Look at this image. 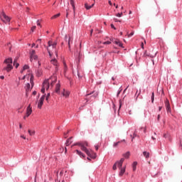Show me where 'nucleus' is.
<instances>
[{"label": "nucleus", "mask_w": 182, "mask_h": 182, "mask_svg": "<svg viewBox=\"0 0 182 182\" xmlns=\"http://www.w3.org/2000/svg\"><path fill=\"white\" fill-rule=\"evenodd\" d=\"M80 147H81V150L82 151H85L88 157H91V159H96V153H95L92 149H87V148H86L89 147V144L87 143V141L80 144Z\"/></svg>", "instance_id": "1"}, {"label": "nucleus", "mask_w": 182, "mask_h": 182, "mask_svg": "<svg viewBox=\"0 0 182 182\" xmlns=\"http://www.w3.org/2000/svg\"><path fill=\"white\" fill-rule=\"evenodd\" d=\"M4 63H6V66L4 68V70H6L8 73L11 72L12 69H14V66H12V58H7L4 60Z\"/></svg>", "instance_id": "2"}, {"label": "nucleus", "mask_w": 182, "mask_h": 182, "mask_svg": "<svg viewBox=\"0 0 182 182\" xmlns=\"http://www.w3.org/2000/svg\"><path fill=\"white\" fill-rule=\"evenodd\" d=\"M0 19L4 23H9V22H11V18H9V16H6V14H5V12H4V11H2L0 14Z\"/></svg>", "instance_id": "3"}, {"label": "nucleus", "mask_w": 182, "mask_h": 182, "mask_svg": "<svg viewBox=\"0 0 182 182\" xmlns=\"http://www.w3.org/2000/svg\"><path fill=\"white\" fill-rule=\"evenodd\" d=\"M49 83H50V78L48 80H46L43 83V87L41 89V92L43 93H45V90L46 89V90H48L49 89V87H50V85H49Z\"/></svg>", "instance_id": "4"}, {"label": "nucleus", "mask_w": 182, "mask_h": 182, "mask_svg": "<svg viewBox=\"0 0 182 182\" xmlns=\"http://www.w3.org/2000/svg\"><path fill=\"white\" fill-rule=\"evenodd\" d=\"M56 45H58V43L53 41H48V48H50L52 46L53 49H54V52L55 53V55L58 56V50H56Z\"/></svg>", "instance_id": "5"}, {"label": "nucleus", "mask_w": 182, "mask_h": 182, "mask_svg": "<svg viewBox=\"0 0 182 182\" xmlns=\"http://www.w3.org/2000/svg\"><path fill=\"white\" fill-rule=\"evenodd\" d=\"M65 39L68 41V48L70 49V42H73V37L70 34H68L65 36Z\"/></svg>", "instance_id": "6"}, {"label": "nucleus", "mask_w": 182, "mask_h": 182, "mask_svg": "<svg viewBox=\"0 0 182 182\" xmlns=\"http://www.w3.org/2000/svg\"><path fill=\"white\" fill-rule=\"evenodd\" d=\"M30 56H31V60H36L38 59V55H36V51L35 50H31L30 53Z\"/></svg>", "instance_id": "7"}, {"label": "nucleus", "mask_w": 182, "mask_h": 182, "mask_svg": "<svg viewBox=\"0 0 182 182\" xmlns=\"http://www.w3.org/2000/svg\"><path fill=\"white\" fill-rule=\"evenodd\" d=\"M165 106L166 108V112L168 113H171V107H170V102L167 99L165 101Z\"/></svg>", "instance_id": "8"}, {"label": "nucleus", "mask_w": 182, "mask_h": 182, "mask_svg": "<svg viewBox=\"0 0 182 182\" xmlns=\"http://www.w3.org/2000/svg\"><path fill=\"white\" fill-rule=\"evenodd\" d=\"M45 100V95H43L38 102V109H42V106H43V101Z\"/></svg>", "instance_id": "9"}, {"label": "nucleus", "mask_w": 182, "mask_h": 182, "mask_svg": "<svg viewBox=\"0 0 182 182\" xmlns=\"http://www.w3.org/2000/svg\"><path fill=\"white\" fill-rule=\"evenodd\" d=\"M124 162V158H122L120 161H117L115 164H117V167H119V168H122V166H123Z\"/></svg>", "instance_id": "10"}, {"label": "nucleus", "mask_w": 182, "mask_h": 182, "mask_svg": "<svg viewBox=\"0 0 182 182\" xmlns=\"http://www.w3.org/2000/svg\"><path fill=\"white\" fill-rule=\"evenodd\" d=\"M50 63L55 66V72H58V70H59V68H58V60L56 59H53L50 60Z\"/></svg>", "instance_id": "11"}, {"label": "nucleus", "mask_w": 182, "mask_h": 182, "mask_svg": "<svg viewBox=\"0 0 182 182\" xmlns=\"http://www.w3.org/2000/svg\"><path fill=\"white\" fill-rule=\"evenodd\" d=\"M26 114H27V117H29V116L32 114V107H31V105H29L27 107Z\"/></svg>", "instance_id": "12"}, {"label": "nucleus", "mask_w": 182, "mask_h": 182, "mask_svg": "<svg viewBox=\"0 0 182 182\" xmlns=\"http://www.w3.org/2000/svg\"><path fill=\"white\" fill-rule=\"evenodd\" d=\"M112 41L113 42V43H115V45H118V46H119L120 48H123V43H122V42H120L118 39H112Z\"/></svg>", "instance_id": "13"}, {"label": "nucleus", "mask_w": 182, "mask_h": 182, "mask_svg": "<svg viewBox=\"0 0 182 182\" xmlns=\"http://www.w3.org/2000/svg\"><path fill=\"white\" fill-rule=\"evenodd\" d=\"M119 170H120V172L119 173V177H122L124 174V173H126V167L121 168H119Z\"/></svg>", "instance_id": "14"}, {"label": "nucleus", "mask_w": 182, "mask_h": 182, "mask_svg": "<svg viewBox=\"0 0 182 182\" xmlns=\"http://www.w3.org/2000/svg\"><path fill=\"white\" fill-rule=\"evenodd\" d=\"M69 95H70V92L68 90H63V96H65V97H69Z\"/></svg>", "instance_id": "15"}, {"label": "nucleus", "mask_w": 182, "mask_h": 182, "mask_svg": "<svg viewBox=\"0 0 182 182\" xmlns=\"http://www.w3.org/2000/svg\"><path fill=\"white\" fill-rule=\"evenodd\" d=\"M60 90V84L58 83L55 86V93H59Z\"/></svg>", "instance_id": "16"}, {"label": "nucleus", "mask_w": 182, "mask_h": 182, "mask_svg": "<svg viewBox=\"0 0 182 182\" xmlns=\"http://www.w3.org/2000/svg\"><path fill=\"white\" fill-rule=\"evenodd\" d=\"M123 141H124V142H126V140L123 139V140H121V141H117V142H116V143H114L113 146H114V147H117V146H119V144H120V143H123Z\"/></svg>", "instance_id": "17"}, {"label": "nucleus", "mask_w": 182, "mask_h": 182, "mask_svg": "<svg viewBox=\"0 0 182 182\" xmlns=\"http://www.w3.org/2000/svg\"><path fill=\"white\" fill-rule=\"evenodd\" d=\"M14 66H15L16 69L19 67V63H18V58L14 59Z\"/></svg>", "instance_id": "18"}, {"label": "nucleus", "mask_w": 182, "mask_h": 182, "mask_svg": "<svg viewBox=\"0 0 182 182\" xmlns=\"http://www.w3.org/2000/svg\"><path fill=\"white\" fill-rule=\"evenodd\" d=\"M52 82H50V87H53L55 83H56V78L55 77H52Z\"/></svg>", "instance_id": "19"}, {"label": "nucleus", "mask_w": 182, "mask_h": 182, "mask_svg": "<svg viewBox=\"0 0 182 182\" xmlns=\"http://www.w3.org/2000/svg\"><path fill=\"white\" fill-rule=\"evenodd\" d=\"M72 143H73L72 137H70V139H68L66 141L65 146H69V145L72 144Z\"/></svg>", "instance_id": "20"}, {"label": "nucleus", "mask_w": 182, "mask_h": 182, "mask_svg": "<svg viewBox=\"0 0 182 182\" xmlns=\"http://www.w3.org/2000/svg\"><path fill=\"white\" fill-rule=\"evenodd\" d=\"M143 154H144L145 159H149V157H150V153H149L147 151H144Z\"/></svg>", "instance_id": "21"}, {"label": "nucleus", "mask_w": 182, "mask_h": 182, "mask_svg": "<svg viewBox=\"0 0 182 182\" xmlns=\"http://www.w3.org/2000/svg\"><path fill=\"white\" fill-rule=\"evenodd\" d=\"M164 139H168V140H169V141H171V138L170 137V135L168 134H164Z\"/></svg>", "instance_id": "22"}, {"label": "nucleus", "mask_w": 182, "mask_h": 182, "mask_svg": "<svg viewBox=\"0 0 182 182\" xmlns=\"http://www.w3.org/2000/svg\"><path fill=\"white\" fill-rule=\"evenodd\" d=\"M124 159H129L130 157V152L127 151V153L123 154Z\"/></svg>", "instance_id": "23"}, {"label": "nucleus", "mask_w": 182, "mask_h": 182, "mask_svg": "<svg viewBox=\"0 0 182 182\" xmlns=\"http://www.w3.org/2000/svg\"><path fill=\"white\" fill-rule=\"evenodd\" d=\"M76 153L77 154H78V156H80V157H85V155L83 154V153H82V151L76 150Z\"/></svg>", "instance_id": "24"}, {"label": "nucleus", "mask_w": 182, "mask_h": 182, "mask_svg": "<svg viewBox=\"0 0 182 182\" xmlns=\"http://www.w3.org/2000/svg\"><path fill=\"white\" fill-rule=\"evenodd\" d=\"M132 167H133V171H136V168L137 167V162L136 161H134L132 164Z\"/></svg>", "instance_id": "25"}, {"label": "nucleus", "mask_w": 182, "mask_h": 182, "mask_svg": "<svg viewBox=\"0 0 182 182\" xmlns=\"http://www.w3.org/2000/svg\"><path fill=\"white\" fill-rule=\"evenodd\" d=\"M28 69H29V66L25 65L23 66V69H22V70L21 71V73H23V71H24V70H28Z\"/></svg>", "instance_id": "26"}, {"label": "nucleus", "mask_w": 182, "mask_h": 182, "mask_svg": "<svg viewBox=\"0 0 182 182\" xmlns=\"http://www.w3.org/2000/svg\"><path fill=\"white\" fill-rule=\"evenodd\" d=\"M60 16V13H58V14H55L51 17V19H56V18H59Z\"/></svg>", "instance_id": "27"}, {"label": "nucleus", "mask_w": 182, "mask_h": 182, "mask_svg": "<svg viewBox=\"0 0 182 182\" xmlns=\"http://www.w3.org/2000/svg\"><path fill=\"white\" fill-rule=\"evenodd\" d=\"M28 134L30 136H35V131H32L31 129H28Z\"/></svg>", "instance_id": "28"}, {"label": "nucleus", "mask_w": 182, "mask_h": 182, "mask_svg": "<svg viewBox=\"0 0 182 182\" xmlns=\"http://www.w3.org/2000/svg\"><path fill=\"white\" fill-rule=\"evenodd\" d=\"M85 8L87 9V10H89V9H91L92 6H89V4L87 3H85Z\"/></svg>", "instance_id": "29"}, {"label": "nucleus", "mask_w": 182, "mask_h": 182, "mask_svg": "<svg viewBox=\"0 0 182 182\" xmlns=\"http://www.w3.org/2000/svg\"><path fill=\"white\" fill-rule=\"evenodd\" d=\"M70 5H72L73 9L74 12H75V1L73 0H70Z\"/></svg>", "instance_id": "30"}, {"label": "nucleus", "mask_w": 182, "mask_h": 182, "mask_svg": "<svg viewBox=\"0 0 182 182\" xmlns=\"http://www.w3.org/2000/svg\"><path fill=\"white\" fill-rule=\"evenodd\" d=\"M30 89H31V84L27 83V85H26V92H29Z\"/></svg>", "instance_id": "31"}, {"label": "nucleus", "mask_w": 182, "mask_h": 182, "mask_svg": "<svg viewBox=\"0 0 182 182\" xmlns=\"http://www.w3.org/2000/svg\"><path fill=\"white\" fill-rule=\"evenodd\" d=\"M30 83L31 84L32 86H33V76L32 75L30 78Z\"/></svg>", "instance_id": "32"}, {"label": "nucleus", "mask_w": 182, "mask_h": 182, "mask_svg": "<svg viewBox=\"0 0 182 182\" xmlns=\"http://www.w3.org/2000/svg\"><path fill=\"white\" fill-rule=\"evenodd\" d=\"M112 169H113V170H117V164L115 163V164L113 165Z\"/></svg>", "instance_id": "33"}, {"label": "nucleus", "mask_w": 182, "mask_h": 182, "mask_svg": "<svg viewBox=\"0 0 182 182\" xmlns=\"http://www.w3.org/2000/svg\"><path fill=\"white\" fill-rule=\"evenodd\" d=\"M122 15H123V13H118L117 14L116 16H117L118 18H122Z\"/></svg>", "instance_id": "34"}, {"label": "nucleus", "mask_w": 182, "mask_h": 182, "mask_svg": "<svg viewBox=\"0 0 182 182\" xmlns=\"http://www.w3.org/2000/svg\"><path fill=\"white\" fill-rule=\"evenodd\" d=\"M47 50H48V52L50 56H52V52L50 51V48H49V47L47 48Z\"/></svg>", "instance_id": "35"}, {"label": "nucleus", "mask_w": 182, "mask_h": 182, "mask_svg": "<svg viewBox=\"0 0 182 182\" xmlns=\"http://www.w3.org/2000/svg\"><path fill=\"white\" fill-rule=\"evenodd\" d=\"M151 102H152V103H153V102H154V92H152Z\"/></svg>", "instance_id": "36"}, {"label": "nucleus", "mask_w": 182, "mask_h": 182, "mask_svg": "<svg viewBox=\"0 0 182 182\" xmlns=\"http://www.w3.org/2000/svg\"><path fill=\"white\" fill-rule=\"evenodd\" d=\"M110 43H112V42L110 41H105L103 43V45H110Z\"/></svg>", "instance_id": "37"}, {"label": "nucleus", "mask_w": 182, "mask_h": 182, "mask_svg": "<svg viewBox=\"0 0 182 182\" xmlns=\"http://www.w3.org/2000/svg\"><path fill=\"white\" fill-rule=\"evenodd\" d=\"M50 96V93H48L47 94V96H46V100H49V97Z\"/></svg>", "instance_id": "38"}, {"label": "nucleus", "mask_w": 182, "mask_h": 182, "mask_svg": "<svg viewBox=\"0 0 182 182\" xmlns=\"http://www.w3.org/2000/svg\"><path fill=\"white\" fill-rule=\"evenodd\" d=\"M35 29H36V26L31 27V32H34Z\"/></svg>", "instance_id": "39"}, {"label": "nucleus", "mask_w": 182, "mask_h": 182, "mask_svg": "<svg viewBox=\"0 0 182 182\" xmlns=\"http://www.w3.org/2000/svg\"><path fill=\"white\" fill-rule=\"evenodd\" d=\"M37 26H41V28H42V26L41 25V21L39 20L37 21Z\"/></svg>", "instance_id": "40"}, {"label": "nucleus", "mask_w": 182, "mask_h": 182, "mask_svg": "<svg viewBox=\"0 0 182 182\" xmlns=\"http://www.w3.org/2000/svg\"><path fill=\"white\" fill-rule=\"evenodd\" d=\"M64 69L65 70L68 69V65H66V63H64Z\"/></svg>", "instance_id": "41"}, {"label": "nucleus", "mask_w": 182, "mask_h": 182, "mask_svg": "<svg viewBox=\"0 0 182 182\" xmlns=\"http://www.w3.org/2000/svg\"><path fill=\"white\" fill-rule=\"evenodd\" d=\"M114 22H122V21L117 19V18H114Z\"/></svg>", "instance_id": "42"}, {"label": "nucleus", "mask_w": 182, "mask_h": 182, "mask_svg": "<svg viewBox=\"0 0 182 182\" xmlns=\"http://www.w3.org/2000/svg\"><path fill=\"white\" fill-rule=\"evenodd\" d=\"M21 139H23L24 140H26V136L24 135H21Z\"/></svg>", "instance_id": "43"}, {"label": "nucleus", "mask_w": 182, "mask_h": 182, "mask_svg": "<svg viewBox=\"0 0 182 182\" xmlns=\"http://www.w3.org/2000/svg\"><path fill=\"white\" fill-rule=\"evenodd\" d=\"M137 136V134H136V133L134 134V137H132V141H133V139H134V137H136Z\"/></svg>", "instance_id": "44"}, {"label": "nucleus", "mask_w": 182, "mask_h": 182, "mask_svg": "<svg viewBox=\"0 0 182 182\" xmlns=\"http://www.w3.org/2000/svg\"><path fill=\"white\" fill-rule=\"evenodd\" d=\"M134 35V32H132L131 33L129 34V36H133Z\"/></svg>", "instance_id": "45"}, {"label": "nucleus", "mask_w": 182, "mask_h": 182, "mask_svg": "<svg viewBox=\"0 0 182 182\" xmlns=\"http://www.w3.org/2000/svg\"><path fill=\"white\" fill-rule=\"evenodd\" d=\"M111 28H112V29H116V28L114 27V25H113V24H111Z\"/></svg>", "instance_id": "46"}, {"label": "nucleus", "mask_w": 182, "mask_h": 182, "mask_svg": "<svg viewBox=\"0 0 182 182\" xmlns=\"http://www.w3.org/2000/svg\"><path fill=\"white\" fill-rule=\"evenodd\" d=\"M141 48H142V49H144V43H141Z\"/></svg>", "instance_id": "47"}, {"label": "nucleus", "mask_w": 182, "mask_h": 182, "mask_svg": "<svg viewBox=\"0 0 182 182\" xmlns=\"http://www.w3.org/2000/svg\"><path fill=\"white\" fill-rule=\"evenodd\" d=\"M0 79L4 80V79H5V77L4 75H1V76H0Z\"/></svg>", "instance_id": "48"}, {"label": "nucleus", "mask_w": 182, "mask_h": 182, "mask_svg": "<svg viewBox=\"0 0 182 182\" xmlns=\"http://www.w3.org/2000/svg\"><path fill=\"white\" fill-rule=\"evenodd\" d=\"M25 79H26V75H24V76L22 77V80H25Z\"/></svg>", "instance_id": "49"}, {"label": "nucleus", "mask_w": 182, "mask_h": 182, "mask_svg": "<svg viewBox=\"0 0 182 182\" xmlns=\"http://www.w3.org/2000/svg\"><path fill=\"white\" fill-rule=\"evenodd\" d=\"M95 150H99V146H95Z\"/></svg>", "instance_id": "50"}, {"label": "nucleus", "mask_w": 182, "mask_h": 182, "mask_svg": "<svg viewBox=\"0 0 182 182\" xmlns=\"http://www.w3.org/2000/svg\"><path fill=\"white\" fill-rule=\"evenodd\" d=\"M108 4H109V5H112V1H108Z\"/></svg>", "instance_id": "51"}, {"label": "nucleus", "mask_w": 182, "mask_h": 182, "mask_svg": "<svg viewBox=\"0 0 182 182\" xmlns=\"http://www.w3.org/2000/svg\"><path fill=\"white\" fill-rule=\"evenodd\" d=\"M33 95L35 96V95H36V91H34V92H33Z\"/></svg>", "instance_id": "52"}, {"label": "nucleus", "mask_w": 182, "mask_h": 182, "mask_svg": "<svg viewBox=\"0 0 182 182\" xmlns=\"http://www.w3.org/2000/svg\"><path fill=\"white\" fill-rule=\"evenodd\" d=\"M68 16H69V13L67 11L66 18H68Z\"/></svg>", "instance_id": "53"}, {"label": "nucleus", "mask_w": 182, "mask_h": 182, "mask_svg": "<svg viewBox=\"0 0 182 182\" xmlns=\"http://www.w3.org/2000/svg\"><path fill=\"white\" fill-rule=\"evenodd\" d=\"M19 127H20V129H22V124H19Z\"/></svg>", "instance_id": "54"}, {"label": "nucleus", "mask_w": 182, "mask_h": 182, "mask_svg": "<svg viewBox=\"0 0 182 182\" xmlns=\"http://www.w3.org/2000/svg\"><path fill=\"white\" fill-rule=\"evenodd\" d=\"M26 12H29V8H26Z\"/></svg>", "instance_id": "55"}, {"label": "nucleus", "mask_w": 182, "mask_h": 182, "mask_svg": "<svg viewBox=\"0 0 182 182\" xmlns=\"http://www.w3.org/2000/svg\"><path fill=\"white\" fill-rule=\"evenodd\" d=\"M63 174V171L60 172V176H62Z\"/></svg>", "instance_id": "56"}, {"label": "nucleus", "mask_w": 182, "mask_h": 182, "mask_svg": "<svg viewBox=\"0 0 182 182\" xmlns=\"http://www.w3.org/2000/svg\"><path fill=\"white\" fill-rule=\"evenodd\" d=\"M67 134H64V136H65V139H66L68 137V136H66Z\"/></svg>", "instance_id": "57"}, {"label": "nucleus", "mask_w": 182, "mask_h": 182, "mask_svg": "<svg viewBox=\"0 0 182 182\" xmlns=\"http://www.w3.org/2000/svg\"><path fill=\"white\" fill-rule=\"evenodd\" d=\"M80 144H82V143H77V146H80Z\"/></svg>", "instance_id": "58"}, {"label": "nucleus", "mask_w": 182, "mask_h": 182, "mask_svg": "<svg viewBox=\"0 0 182 182\" xmlns=\"http://www.w3.org/2000/svg\"><path fill=\"white\" fill-rule=\"evenodd\" d=\"M95 6V4H92V5H91V8H93Z\"/></svg>", "instance_id": "59"}, {"label": "nucleus", "mask_w": 182, "mask_h": 182, "mask_svg": "<svg viewBox=\"0 0 182 182\" xmlns=\"http://www.w3.org/2000/svg\"><path fill=\"white\" fill-rule=\"evenodd\" d=\"M90 33H91V35H92V33H93V29L91 30Z\"/></svg>", "instance_id": "60"}, {"label": "nucleus", "mask_w": 182, "mask_h": 182, "mask_svg": "<svg viewBox=\"0 0 182 182\" xmlns=\"http://www.w3.org/2000/svg\"><path fill=\"white\" fill-rule=\"evenodd\" d=\"M26 117H28L27 115L24 116V117H23V119H26Z\"/></svg>", "instance_id": "61"}, {"label": "nucleus", "mask_w": 182, "mask_h": 182, "mask_svg": "<svg viewBox=\"0 0 182 182\" xmlns=\"http://www.w3.org/2000/svg\"><path fill=\"white\" fill-rule=\"evenodd\" d=\"M41 39H38L37 42H41Z\"/></svg>", "instance_id": "62"}, {"label": "nucleus", "mask_w": 182, "mask_h": 182, "mask_svg": "<svg viewBox=\"0 0 182 182\" xmlns=\"http://www.w3.org/2000/svg\"><path fill=\"white\" fill-rule=\"evenodd\" d=\"M129 114H132V111H129Z\"/></svg>", "instance_id": "63"}, {"label": "nucleus", "mask_w": 182, "mask_h": 182, "mask_svg": "<svg viewBox=\"0 0 182 182\" xmlns=\"http://www.w3.org/2000/svg\"><path fill=\"white\" fill-rule=\"evenodd\" d=\"M33 46H35V43H33V44H32V48H33Z\"/></svg>", "instance_id": "64"}]
</instances>
